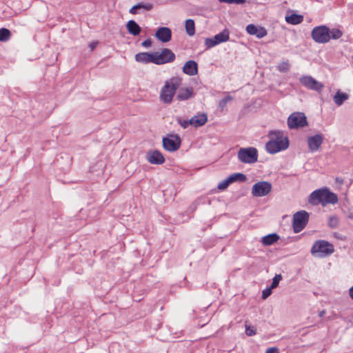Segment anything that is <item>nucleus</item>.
<instances>
[{
	"instance_id": "23",
	"label": "nucleus",
	"mask_w": 353,
	"mask_h": 353,
	"mask_svg": "<svg viewBox=\"0 0 353 353\" xmlns=\"http://www.w3.org/2000/svg\"><path fill=\"white\" fill-rule=\"evenodd\" d=\"M143 8L146 10H151L153 8V5L151 3H139L137 5L132 6L129 12L132 14H136L138 13V10Z\"/></svg>"
},
{
	"instance_id": "10",
	"label": "nucleus",
	"mask_w": 353,
	"mask_h": 353,
	"mask_svg": "<svg viewBox=\"0 0 353 353\" xmlns=\"http://www.w3.org/2000/svg\"><path fill=\"white\" fill-rule=\"evenodd\" d=\"M272 190V185L268 181H259L252 188V194L254 196H264Z\"/></svg>"
},
{
	"instance_id": "25",
	"label": "nucleus",
	"mask_w": 353,
	"mask_h": 353,
	"mask_svg": "<svg viewBox=\"0 0 353 353\" xmlns=\"http://www.w3.org/2000/svg\"><path fill=\"white\" fill-rule=\"evenodd\" d=\"M185 31L187 34L192 37L195 34V25L192 19H187L185 23Z\"/></svg>"
},
{
	"instance_id": "39",
	"label": "nucleus",
	"mask_w": 353,
	"mask_h": 353,
	"mask_svg": "<svg viewBox=\"0 0 353 353\" xmlns=\"http://www.w3.org/2000/svg\"><path fill=\"white\" fill-rule=\"evenodd\" d=\"M272 293V288H270L268 289H265L262 292V298L263 299H267Z\"/></svg>"
},
{
	"instance_id": "31",
	"label": "nucleus",
	"mask_w": 353,
	"mask_h": 353,
	"mask_svg": "<svg viewBox=\"0 0 353 353\" xmlns=\"http://www.w3.org/2000/svg\"><path fill=\"white\" fill-rule=\"evenodd\" d=\"M330 38L332 37L334 39H339L342 35V32L339 29H332L330 31Z\"/></svg>"
},
{
	"instance_id": "44",
	"label": "nucleus",
	"mask_w": 353,
	"mask_h": 353,
	"mask_svg": "<svg viewBox=\"0 0 353 353\" xmlns=\"http://www.w3.org/2000/svg\"><path fill=\"white\" fill-rule=\"evenodd\" d=\"M325 310H321L319 312V315L320 317H323L325 314Z\"/></svg>"
},
{
	"instance_id": "26",
	"label": "nucleus",
	"mask_w": 353,
	"mask_h": 353,
	"mask_svg": "<svg viewBox=\"0 0 353 353\" xmlns=\"http://www.w3.org/2000/svg\"><path fill=\"white\" fill-rule=\"evenodd\" d=\"M348 99V95L339 91L334 97V101L337 105H341Z\"/></svg>"
},
{
	"instance_id": "4",
	"label": "nucleus",
	"mask_w": 353,
	"mask_h": 353,
	"mask_svg": "<svg viewBox=\"0 0 353 353\" xmlns=\"http://www.w3.org/2000/svg\"><path fill=\"white\" fill-rule=\"evenodd\" d=\"M334 252V247L333 244L325 240L315 241L311 248L312 254L319 258L328 256L333 254Z\"/></svg>"
},
{
	"instance_id": "6",
	"label": "nucleus",
	"mask_w": 353,
	"mask_h": 353,
	"mask_svg": "<svg viewBox=\"0 0 353 353\" xmlns=\"http://www.w3.org/2000/svg\"><path fill=\"white\" fill-rule=\"evenodd\" d=\"M238 158L243 163H255L258 159L257 150L254 148H241L238 152Z\"/></svg>"
},
{
	"instance_id": "16",
	"label": "nucleus",
	"mask_w": 353,
	"mask_h": 353,
	"mask_svg": "<svg viewBox=\"0 0 353 353\" xmlns=\"http://www.w3.org/2000/svg\"><path fill=\"white\" fill-rule=\"evenodd\" d=\"M155 37L161 42L167 43L171 40L172 31L169 28L161 27L157 30Z\"/></svg>"
},
{
	"instance_id": "5",
	"label": "nucleus",
	"mask_w": 353,
	"mask_h": 353,
	"mask_svg": "<svg viewBox=\"0 0 353 353\" xmlns=\"http://www.w3.org/2000/svg\"><path fill=\"white\" fill-rule=\"evenodd\" d=\"M309 219V214L304 211H299L293 216V228L296 233L301 232L306 226Z\"/></svg>"
},
{
	"instance_id": "17",
	"label": "nucleus",
	"mask_w": 353,
	"mask_h": 353,
	"mask_svg": "<svg viewBox=\"0 0 353 353\" xmlns=\"http://www.w3.org/2000/svg\"><path fill=\"white\" fill-rule=\"evenodd\" d=\"M247 32L250 35H256L257 38L261 39L267 35L268 32L265 28L257 27L254 24H249L246 27Z\"/></svg>"
},
{
	"instance_id": "24",
	"label": "nucleus",
	"mask_w": 353,
	"mask_h": 353,
	"mask_svg": "<svg viewBox=\"0 0 353 353\" xmlns=\"http://www.w3.org/2000/svg\"><path fill=\"white\" fill-rule=\"evenodd\" d=\"M285 21L290 24L296 25L301 23L303 21V17L301 14H292L285 17Z\"/></svg>"
},
{
	"instance_id": "3",
	"label": "nucleus",
	"mask_w": 353,
	"mask_h": 353,
	"mask_svg": "<svg viewBox=\"0 0 353 353\" xmlns=\"http://www.w3.org/2000/svg\"><path fill=\"white\" fill-rule=\"evenodd\" d=\"M309 202L314 205L321 204L323 206H325L329 203H336L338 202V197L336 194L330 192L328 189L322 188L316 190L310 194Z\"/></svg>"
},
{
	"instance_id": "30",
	"label": "nucleus",
	"mask_w": 353,
	"mask_h": 353,
	"mask_svg": "<svg viewBox=\"0 0 353 353\" xmlns=\"http://www.w3.org/2000/svg\"><path fill=\"white\" fill-rule=\"evenodd\" d=\"M290 69V64L288 61H283L278 65V70L281 72H286Z\"/></svg>"
},
{
	"instance_id": "11",
	"label": "nucleus",
	"mask_w": 353,
	"mask_h": 353,
	"mask_svg": "<svg viewBox=\"0 0 353 353\" xmlns=\"http://www.w3.org/2000/svg\"><path fill=\"white\" fill-rule=\"evenodd\" d=\"M229 38L230 34L228 30H224L221 32L216 34L213 38H206L205 39V46L208 49H210L221 43L228 41Z\"/></svg>"
},
{
	"instance_id": "7",
	"label": "nucleus",
	"mask_w": 353,
	"mask_h": 353,
	"mask_svg": "<svg viewBox=\"0 0 353 353\" xmlns=\"http://www.w3.org/2000/svg\"><path fill=\"white\" fill-rule=\"evenodd\" d=\"M312 37L317 43L328 42L330 39V30L324 26L316 27L312 31Z\"/></svg>"
},
{
	"instance_id": "36",
	"label": "nucleus",
	"mask_w": 353,
	"mask_h": 353,
	"mask_svg": "<svg viewBox=\"0 0 353 353\" xmlns=\"http://www.w3.org/2000/svg\"><path fill=\"white\" fill-rule=\"evenodd\" d=\"M245 333L248 336H254L256 334V330L254 327L245 325Z\"/></svg>"
},
{
	"instance_id": "8",
	"label": "nucleus",
	"mask_w": 353,
	"mask_h": 353,
	"mask_svg": "<svg viewBox=\"0 0 353 353\" xmlns=\"http://www.w3.org/2000/svg\"><path fill=\"white\" fill-rule=\"evenodd\" d=\"M288 125L290 129H294L306 126L307 123L303 113L294 112L288 117Z\"/></svg>"
},
{
	"instance_id": "15",
	"label": "nucleus",
	"mask_w": 353,
	"mask_h": 353,
	"mask_svg": "<svg viewBox=\"0 0 353 353\" xmlns=\"http://www.w3.org/2000/svg\"><path fill=\"white\" fill-rule=\"evenodd\" d=\"M323 138L321 134H316L307 139L309 150L311 152L317 151L323 143Z\"/></svg>"
},
{
	"instance_id": "13",
	"label": "nucleus",
	"mask_w": 353,
	"mask_h": 353,
	"mask_svg": "<svg viewBox=\"0 0 353 353\" xmlns=\"http://www.w3.org/2000/svg\"><path fill=\"white\" fill-rule=\"evenodd\" d=\"M157 65H163L172 63L175 60L174 53L168 48H163L160 52H157Z\"/></svg>"
},
{
	"instance_id": "38",
	"label": "nucleus",
	"mask_w": 353,
	"mask_h": 353,
	"mask_svg": "<svg viewBox=\"0 0 353 353\" xmlns=\"http://www.w3.org/2000/svg\"><path fill=\"white\" fill-rule=\"evenodd\" d=\"M220 2H224L227 3H235L241 4L245 3V0H219Z\"/></svg>"
},
{
	"instance_id": "1",
	"label": "nucleus",
	"mask_w": 353,
	"mask_h": 353,
	"mask_svg": "<svg viewBox=\"0 0 353 353\" xmlns=\"http://www.w3.org/2000/svg\"><path fill=\"white\" fill-rule=\"evenodd\" d=\"M268 137L270 140L267 142L265 148L270 154L277 153L287 149L289 146L288 139L283 135L282 131H270Z\"/></svg>"
},
{
	"instance_id": "41",
	"label": "nucleus",
	"mask_w": 353,
	"mask_h": 353,
	"mask_svg": "<svg viewBox=\"0 0 353 353\" xmlns=\"http://www.w3.org/2000/svg\"><path fill=\"white\" fill-rule=\"evenodd\" d=\"M152 42L151 39H148L142 42V46L145 48H148L152 46Z\"/></svg>"
},
{
	"instance_id": "21",
	"label": "nucleus",
	"mask_w": 353,
	"mask_h": 353,
	"mask_svg": "<svg viewBox=\"0 0 353 353\" xmlns=\"http://www.w3.org/2000/svg\"><path fill=\"white\" fill-rule=\"evenodd\" d=\"M128 32L134 36L139 35L141 31V27L133 20H130L126 25Z\"/></svg>"
},
{
	"instance_id": "32",
	"label": "nucleus",
	"mask_w": 353,
	"mask_h": 353,
	"mask_svg": "<svg viewBox=\"0 0 353 353\" xmlns=\"http://www.w3.org/2000/svg\"><path fill=\"white\" fill-rule=\"evenodd\" d=\"M231 184L229 178L221 181L218 185V189L220 190H225Z\"/></svg>"
},
{
	"instance_id": "2",
	"label": "nucleus",
	"mask_w": 353,
	"mask_h": 353,
	"mask_svg": "<svg viewBox=\"0 0 353 353\" xmlns=\"http://www.w3.org/2000/svg\"><path fill=\"white\" fill-rule=\"evenodd\" d=\"M181 83L182 79L179 77H172L166 80L160 91V101L164 103H171L176 90L179 88Z\"/></svg>"
},
{
	"instance_id": "19",
	"label": "nucleus",
	"mask_w": 353,
	"mask_h": 353,
	"mask_svg": "<svg viewBox=\"0 0 353 353\" xmlns=\"http://www.w3.org/2000/svg\"><path fill=\"white\" fill-rule=\"evenodd\" d=\"M183 72L189 75L194 76L198 73V65L192 60L188 61L183 67Z\"/></svg>"
},
{
	"instance_id": "22",
	"label": "nucleus",
	"mask_w": 353,
	"mask_h": 353,
	"mask_svg": "<svg viewBox=\"0 0 353 353\" xmlns=\"http://www.w3.org/2000/svg\"><path fill=\"white\" fill-rule=\"evenodd\" d=\"M279 239V236L276 233H272L263 236L261 239V243L263 245H271Z\"/></svg>"
},
{
	"instance_id": "34",
	"label": "nucleus",
	"mask_w": 353,
	"mask_h": 353,
	"mask_svg": "<svg viewBox=\"0 0 353 353\" xmlns=\"http://www.w3.org/2000/svg\"><path fill=\"white\" fill-rule=\"evenodd\" d=\"M148 63H152L157 65V52H148Z\"/></svg>"
},
{
	"instance_id": "43",
	"label": "nucleus",
	"mask_w": 353,
	"mask_h": 353,
	"mask_svg": "<svg viewBox=\"0 0 353 353\" xmlns=\"http://www.w3.org/2000/svg\"><path fill=\"white\" fill-rule=\"evenodd\" d=\"M349 295L350 297L353 300V286L351 287L349 290Z\"/></svg>"
},
{
	"instance_id": "42",
	"label": "nucleus",
	"mask_w": 353,
	"mask_h": 353,
	"mask_svg": "<svg viewBox=\"0 0 353 353\" xmlns=\"http://www.w3.org/2000/svg\"><path fill=\"white\" fill-rule=\"evenodd\" d=\"M265 353H280L277 347H270L265 351Z\"/></svg>"
},
{
	"instance_id": "33",
	"label": "nucleus",
	"mask_w": 353,
	"mask_h": 353,
	"mask_svg": "<svg viewBox=\"0 0 353 353\" xmlns=\"http://www.w3.org/2000/svg\"><path fill=\"white\" fill-rule=\"evenodd\" d=\"M281 279H282V276L281 274H276L275 276L272 279V283L271 284L270 288L272 289L276 288L278 286L280 281L281 280Z\"/></svg>"
},
{
	"instance_id": "12",
	"label": "nucleus",
	"mask_w": 353,
	"mask_h": 353,
	"mask_svg": "<svg viewBox=\"0 0 353 353\" xmlns=\"http://www.w3.org/2000/svg\"><path fill=\"white\" fill-rule=\"evenodd\" d=\"M299 81L303 86L310 90L320 92L324 88L323 83L316 81L311 76H303L300 78Z\"/></svg>"
},
{
	"instance_id": "9",
	"label": "nucleus",
	"mask_w": 353,
	"mask_h": 353,
	"mask_svg": "<svg viewBox=\"0 0 353 353\" xmlns=\"http://www.w3.org/2000/svg\"><path fill=\"white\" fill-rule=\"evenodd\" d=\"M163 147L169 152H175L181 146V140L179 135H169L163 139Z\"/></svg>"
},
{
	"instance_id": "37",
	"label": "nucleus",
	"mask_w": 353,
	"mask_h": 353,
	"mask_svg": "<svg viewBox=\"0 0 353 353\" xmlns=\"http://www.w3.org/2000/svg\"><path fill=\"white\" fill-rule=\"evenodd\" d=\"M233 99L232 97L227 96L225 98L222 99L219 102V106L223 108L228 101H232Z\"/></svg>"
},
{
	"instance_id": "35",
	"label": "nucleus",
	"mask_w": 353,
	"mask_h": 353,
	"mask_svg": "<svg viewBox=\"0 0 353 353\" xmlns=\"http://www.w3.org/2000/svg\"><path fill=\"white\" fill-rule=\"evenodd\" d=\"M178 123L183 128H187L189 125H190V123H189V120H184L181 118H178L176 119Z\"/></svg>"
},
{
	"instance_id": "14",
	"label": "nucleus",
	"mask_w": 353,
	"mask_h": 353,
	"mask_svg": "<svg viewBox=\"0 0 353 353\" xmlns=\"http://www.w3.org/2000/svg\"><path fill=\"white\" fill-rule=\"evenodd\" d=\"M146 159L152 164L161 165L165 162V158L159 150L149 151L147 153Z\"/></svg>"
},
{
	"instance_id": "29",
	"label": "nucleus",
	"mask_w": 353,
	"mask_h": 353,
	"mask_svg": "<svg viewBox=\"0 0 353 353\" xmlns=\"http://www.w3.org/2000/svg\"><path fill=\"white\" fill-rule=\"evenodd\" d=\"M135 60L137 62L148 64V52H139L135 55Z\"/></svg>"
},
{
	"instance_id": "28",
	"label": "nucleus",
	"mask_w": 353,
	"mask_h": 353,
	"mask_svg": "<svg viewBox=\"0 0 353 353\" xmlns=\"http://www.w3.org/2000/svg\"><path fill=\"white\" fill-rule=\"evenodd\" d=\"M10 37L11 32L8 29L6 28H0V41L6 42L10 39Z\"/></svg>"
},
{
	"instance_id": "20",
	"label": "nucleus",
	"mask_w": 353,
	"mask_h": 353,
	"mask_svg": "<svg viewBox=\"0 0 353 353\" xmlns=\"http://www.w3.org/2000/svg\"><path fill=\"white\" fill-rule=\"evenodd\" d=\"M194 95L193 89L192 88H181L179 90L176 99L179 101L188 100Z\"/></svg>"
},
{
	"instance_id": "18",
	"label": "nucleus",
	"mask_w": 353,
	"mask_h": 353,
	"mask_svg": "<svg viewBox=\"0 0 353 353\" xmlns=\"http://www.w3.org/2000/svg\"><path fill=\"white\" fill-rule=\"evenodd\" d=\"M208 121V116L205 113H201L196 114L194 117H192L190 120L189 123H190L191 126H193L194 128H199L204 124Z\"/></svg>"
},
{
	"instance_id": "27",
	"label": "nucleus",
	"mask_w": 353,
	"mask_h": 353,
	"mask_svg": "<svg viewBox=\"0 0 353 353\" xmlns=\"http://www.w3.org/2000/svg\"><path fill=\"white\" fill-rule=\"evenodd\" d=\"M228 178L231 183L236 181L243 182L245 181L247 179L245 175L242 173H234L230 175Z\"/></svg>"
},
{
	"instance_id": "45",
	"label": "nucleus",
	"mask_w": 353,
	"mask_h": 353,
	"mask_svg": "<svg viewBox=\"0 0 353 353\" xmlns=\"http://www.w3.org/2000/svg\"><path fill=\"white\" fill-rule=\"evenodd\" d=\"M90 48L92 50H93L95 48V44H91Z\"/></svg>"
},
{
	"instance_id": "40",
	"label": "nucleus",
	"mask_w": 353,
	"mask_h": 353,
	"mask_svg": "<svg viewBox=\"0 0 353 353\" xmlns=\"http://www.w3.org/2000/svg\"><path fill=\"white\" fill-rule=\"evenodd\" d=\"M337 219L335 217H331L330 218L329 224L331 227L334 228L337 225Z\"/></svg>"
}]
</instances>
